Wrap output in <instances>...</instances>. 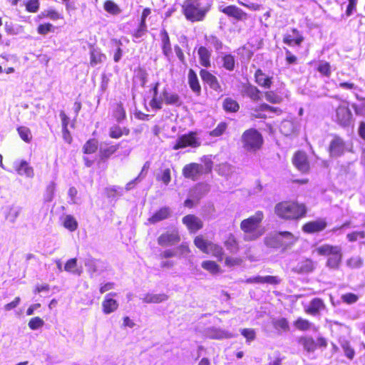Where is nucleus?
Masks as SVG:
<instances>
[{
    "instance_id": "18",
    "label": "nucleus",
    "mask_w": 365,
    "mask_h": 365,
    "mask_svg": "<svg viewBox=\"0 0 365 365\" xmlns=\"http://www.w3.org/2000/svg\"><path fill=\"white\" fill-rule=\"evenodd\" d=\"M182 222L191 232H195L202 227V222L201 220L193 215L185 216L182 218Z\"/></svg>"
},
{
    "instance_id": "56",
    "label": "nucleus",
    "mask_w": 365,
    "mask_h": 365,
    "mask_svg": "<svg viewBox=\"0 0 365 365\" xmlns=\"http://www.w3.org/2000/svg\"><path fill=\"white\" fill-rule=\"evenodd\" d=\"M206 40L210 46H213L215 48V50L218 51V50L222 49V43L215 36H210L206 38Z\"/></svg>"
},
{
    "instance_id": "53",
    "label": "nucleus",
    "mask_w": 365,
    "mask_h": 365,
    "mask_svg": "<svg viewBox=\"0 0 365 365\" xmlns=\"http://www.w3.org/2000/svg\"><path fill=\"white\" fill-rule=\"evenodd\" d=\"M17 130L21 138L23 140H24L26 143L31 141L32 136L29 128L25 126H21L18 128Z\"/></svg>"
},
{
    "instance_id": "16",
    "label": "nucleus",
    "mask_w": 365,
    "mask_h": 365,
    "mask_svg": "<svg viewBox=\"0 0 365 365\" xmlns=\"http://www.w3.org/2000/svg\"><path fill=\"white\" fill-rule=\"evenodd\" d=\"M303 41V36L297 29H292L291 33L285 34L283 38V42L289 46H300Z\"/></svg>"
},
{
    "instance_id": "40",
    "label": "nucleus",
    "mask_w": 365,
    "mask_h": 365,
    "mask_svg": "<svg viewBox=\"0 0 365 365\" xmlns=\"http://www.w3.org/2000/svg\"><path fill=\"white\" fill-rule=\"evenodd\" d=\"M279 130L283 135L289 136L294 132L295 126L292 121L286 120L281 123Z\"/></svg>"
},
{
    "instance_id": "54",
    "label": "nucleus",
    "mask_w": 365,
    "mask_h": 365,
    "mask_svg": "<svg viewBox=\"0 0 365 365\" xmlns=\"http://www.w3.org/2000/svg\"><path fill=\"white\" fill-rule=\"evenodd\" d=\"M227 128V125L225 122L220 123L217 126L210 132V135L212 137L221 136Z\"/></svg>"
},
{
    "instance_id": "19",
    "label": "nucleus",
    "mask_w": 365,
    "mask_h": 365,
    "mask_svg": "<svg viewBox=\"0 0 365 365\" xmlns=\"http://www.w3.org/2000/svg\"><path fill=\"white\" fill-rule=\"evenodd\" d=\"M205 335L207 337L212 339H229L232 338L234 336L231 333L228 332L227 331L216 327L208 328L205 331Z\"/></svg>"
},
{
    "instance_id": "22",
    "label": "nucleus",
    "mask_w": 365,
    "mask_h": 365,
    "mask_svg": "<svg viewBox=\"0 0 365 365\" xmlns=\"http://www.w3.org/2000/svg\"><path fill=\"white\" fill-rule=\"evenodd\" d=\"M22 208L19 205H9L4 208V214L6 220L14 223L21 212Z\"/></svg>"
},
{
    "instance_id": "26",
    "label": "nucleus",
    "mask_w": 365,
    "mask_h": 365,
    "mask_svg": "<svg viewBox=\"0 0 365 365\" xmlns=\"http://www.w3.org/2000/svg\"><path fill=\"white\" fill-rule=\"evenodd\" d=\"M324 307V304L321 299L314 298L310 302L307 308L305 309V311L307 313L315 316L318 314Z\"/></svg>"
},
{
    "instance_id": "41",
    "label": "nucleus",
    "mask_w": 365,
    "mask_h": 365,
    "mask_svg": "<svg viewBox=\"0 0 365 365\" xmlns=\"http://www.w3.org/2000/svg\"><path fill=\"white\" fill-rule=\"evenodd\" d=\"M118 148V145H108L103 144L100 146V156L102 159L108 158L113 155Z\"/></svg>"
},
{
    "instance_id": "45",
    "label": "nucleus",
    "mask_w": 365,
    "mask_h": 365,
    "mask_svg": "<svg viewBox=\"0 0 365 365\" xmlns=\"http://www.w3.org/2000/svg\"><path fill=\"white\" fill-rule=\"evenodd\" d=\"M317 69L322 75L326 77H329L331 74L330 63L327 61H319Z\"/></svg>"
},
{
    "instance_id": "27",
    "label": "nucleus",
    "mask_w": 365,
    "mask_h": 365,
    "mask_svg": "<svg viewBox=\"0 0 365 365\" xmlns=\"http://www.w3.org/2000/svg\"><path fill=\"white\" fill-rule=\"evenodd\" d=\"M255 81L256 83L261 87L264 88H269L272 86V77L266 76L261 69H258L256 71L255 74Z\"/></svg>"
},
{
    "instance_id": "59",
    "label": "nucleus",
    "mask_w": 365,
    "mask_h": 365,
    "mask_svg": "<svg viewBox=\"0 0 365 365\" xmlns=\"http://www.w3.org/2000/svg\"><path fill=\"white\" fill-rule=\"evenodd\" d=\"M39 5L38 0H29L26 4V9L29 12L36 13L38 11Z\"/></svg>"
},
{
    "instance_id": "3",
    "label": "nucleus",
    "mask_w": 365,
    "mask_h": 365,
    "mask_svg": "<svg viewBox=\"0 0 365 365\" xmlns=\"http://www.w3.org/2000/svg\"><path fill=\"white\" fill-rule=\"evenodd\" d=\"M319 255L328 256L327 266L330 269H337L341 262V250L339 246L328 244L322 245L316 249Z\"/></svg>"
},
{
    "instance_id": "52",
    "label": "nucleus",
    "mask_w": 365,
    "mask_h": 365,
    "mask_svg": "<svg viewBox=\"0 0 365 365\" xmlns=\"http://www.w3.org/2000/svg\"><path fill=\"white\" fill-rule=\"evenodd\" d=\"M202 267L212 274L217 273L220 270L219 265L213 261H204L202 263Z\"/></svg>"
},
{
    "instance_id": "23",
    "label": "nucleus",
    "mask_w": 365,
    "mask_h": 365,
    "mask_svg": "<svg viewBox=\"0 0 365 365\" xmlns=\"http://www.w3.org/2000/svg\"><path fill=\"white\" fill-rule=\"evenodd\" d=\"M255 112L257 113H253V115H255L256 118H266L267 117V113H281V110L276 107L270 106L266 103L261 104L255 110Z\"/></svg>"
},
{
    "instance_id": "48",
    "label": "nucleus",
    "mask_w": 365,
    "mask_h": 365,
    "mask_svg": "<svg viewBox=\"0 0 365 365\" xmlns=\"http://www.w3.org/2000/svg\"><path fill=\"white\" fill-rule=\"evenodd\" d=\"M104 9L109 14L116 15L120 13L118 6L110 0H108L104 3Z\"/></svg>"
},
{
    "instance_id": "46",
    "label": "nucleus",
    "mask_w": 365,
    "mask_h": 365,
    "mask_svg": "<svg viewBox=\"0 0 365 365\" xmlns=\"http://www.w3.org/2000/svg\"><path fill=\"white\" fill-rule=\"evenodd\" d=\"M77 259L76 258L71 259L67 261L64 266V269L66 272H72L73 274L80 275L81 274V269H77Z\"/></svg>"
},
{
    "instance_id": "51",
    "label": "nucleus",
    "mask_w": 365,
    "mask_h": 365,
    "mask_svg": "<svg viewBox=\"0 0 365 365\" xmlns=\"http://www.w3.org/2000/svg\"><path fill=\"white\" fill-rule=\"evenodd\" d=\"M294 326L299 330L307 331V330H308V329L312 328V324L309 321H308L307 319H302V318H298L294 322Z\"/></svg>"
},
{
    "instance_id": "42",
    "label": "nucleus",
    "mask_w": 365,
    "mask_h": 365,
    "mask_svg": "<svg viewBox=\"0 0 365 365\" xmlns=\"http://www.w3.org/2000/svg\"><path fill=\"white\" fill-rule=\"evenodd\" d=\"M313 268L312 261L310 259H305L297 264L296 269L301 273H307L312 272Z\"/></svg>"
},
{
    "instance_id": "24",
    "label": "nucleus",
    "mask_w": 365,
    "mask_h": 365,
    "mask_svg": "<svg viewBox=\"0 0 365 365\" xmlns=\"http://www.w3.org/2000/svg\"><path fill=\"white\" fill-rule=\"evenodd\" d=\"M102 264V262L91 256H88L84 259V265L91 277H93L94 274L99 272Z\"/></svg>"
},
{
    "instance_id": "1",
    "label": "nucleus",
    "mask_w": 365,
    "mask_h": 365,
    "mask_svg": "<svg viewBox=\"0 0 365 365\" xmlns=\"http://www.w3.org/2000/svg\"><path fill=\"white\" fill-rule=\"evenodd\" d=\"M263 218V212L257 211L254 215L241 222L240 229L244 232L245 241H253L262 235L263 229L261 227V222Z\"/></svg>"
},
{
    "instance_id": "33",
    "label": "nucleus",
    "mask_w": 365,
    "mask_h": 365,
    "mask_svg": "<svg viewBox=\"0 0 365 365\" xmlns=\"http://www.w3.org/2000/svg\"><path fill=\"white\" fill-rule=\"evenodd\" d=\"M280 232L271 233L267 235L264 240L265 245L267 247L273 248L282 247Z\"/></svg>"
},
{
    "instance_id": "63",
    "label": "nucleus",
    "mask_w": 365,
    "mask_h": 365,
    "mask_svg": "<svg viewBox=\"0 0 365 365\" xmlns=\"http://www.w3.org/2000/svg\"><path fill=\"white\" fill-rule=\"evenodd\" d=\"M114 117L118 122H120L125 118V112L121 104L117 105L114 111Z\"/></svg>"
},
{
    "instance_id": "10",
    "label": "nucleus",
    "mask_w": 365,
    "mask_h": 365,
    "mask_svg": "<svg viewBox=\"0 0 365 365\" xmlns=\"http://www.w3.org/2000/svg\"><path fill=\"white\" fill-rule=\"evenodd\" d=\"M346 150V146L344 140L335 135L330 142L329 151L331 157L337 158L341 156Z\"/></svg>"
},
{
    "instance_id": "5",
    "label": "nucleus",
    "mask_w": 365,
    "mask_h": 365,
    "mask_svg": "<svg viewBox=\"0 0 365 365\" xmlns=\"http://www.w3.org/2000/svg\"><path fill=\"white\" fill-rule=\"evenodd\" d=\"M212 161H206L205 165L192 163L184 166L182 175L185 178L197 180L203 173H210L212 170Z\"/></svg>"
},
{
    "instance_id": "21",
    "label": "nucleus",
    "mask_w": 365,
    "mask_h": 365,
    "mask_svg": "<svg viewBox=\"0 0 365 365\" xmlns=\"http://www.w3.org/2000/svg\"><path fill=\"white\" fill-rule=\"evenodd\" d=\"M326 227L327 222L323 219H319L306 223L302 229L307 233H314L323 230Z\"/></svg>"
},
{
    "instance_id": "44",
    "label": "nucleus",
    "mask_w": 365,
    "mask_h": 365,
    "mask_svg": "<svg viewBox=\"0 0 365 365\" xmlns=\"http://www.w3.org/2000/svg\"><path fill=\"white\" fill-rule=\"evenodd\" d=\"M223 108L226 111L236 112L239 110L240 106L236 101L227 98L223 101Z\"/></svg>"
},
{
    "instance_id": "2",
    "label": "nucleus",
    "mask_w": 365,
    "mask_h": 365,
    "mask_svg": "<svg viewBox=\"0 0 365 365\" xmlns=\"http://www.w3.org/2000/svg\"><path fill=\"white\" fill-rule=\"evenodd\" d=\"M274 212L282 219L297 220L305 216L307 208L304 204L284 201L275 205Z\"/></svg>"
},
{
    "instance_id": "28",
    "label": "nucleus",
    "mask_w": 365,
    "mask_h": 365,
    "mask_svg": "<svg viewBox=\"0 0 365 365\" xmlns=\"http://www.w3.org/2000/svg\"><path fill=\"white\" fill-rule=\"evenodd\" d=\"M160 38L163 53L167 58H169L172 55V48L169 35L165 29L160 31Z\"/></svg>"
},
{
    "instance_id": "13",
    "label": "nucleus",
    "mask_w": 365,
    "mask_h": 365,
    "mask_svg": "<svg viewBox=\"0 0 365 365\" xmlns=\"http://www.w3.org/2000/svg\"><path fill=\"white\" fill-rule=\"evenodd\" d=\"M292 162L294 166L302 173H307L309 169L307 156L304 152H297L292 158Z\"/></svg>"
},
{
    "instance_id": "37",
    "label": "nucleus",
    "mask_w": 365,
    "mask_h": 365,
    "mask_svg": "<svg viewBox=\"0 0 365 365\" xmlns=\"http://www.w3.org/2000/svg\"><path fill=\"white\" fill-rule=\"evenodd\" d=\"M159 86V82H156L154 84V86L153 87V96L150 102V106L155 110L161 109L163 105V101L161 100V97L160 98H158Z\"/></svg>"
},
{
    "instance_id": "11",
    "label": "nucleus",
    "mask_w": 365,
    "mask_h": 365,
    "mask_svg": "<svg viewBox=\"0 0 365 365\" xmlns=\"http://www.w3.org/2000/svg\"><path fill=\"white\" fill-rule=\"evenodd\" d=\"M116 292H110L107 294L102 302V309L105 314H110L118 308V302L113 297H117Z\"/></svg>"
},
{
    "instance_id": "15",
    "label": "nucleus",
    "mask_w": 365,
    "mask_h": 365,
    "mask_svg": "<svg viewBox=\"0 0 365 365\" xmlns=\"http://www.w3.org/2000/svg\"><path fill=\"white\" fill-rule=\"evenodd\" d=\"M200 77L204 83H207L210 88L217 92H221V86L217 78L207 70L202 69L200 72Z\"/></svg>"
},
{
    "instance_id": "61",
    "label": "nucleus",
    "mask_w": 365,
    "mask_h": 365,
    "mask_svg": "<svg viewBox=\"0 0 365 365\" xmlns=\"http://www.w3.org/2000/svg\"><path fill=\"white\" fill-rule=\"evenodd\" d=\"M341 300L348 304H351L357 302L359 299V297L356 294L353 293H346L341 296Z\"/></svg>"
},
{
    "instance_id": "7",
    "label": "nucleus",
    "mask_w": 365,
    "mask_h": 365,
    "mask_svg": "<svg viewBox=\"0 0 365 365\" xmlns=\"http://www.w3.org/2000/svg\"><path fill=\"white\" fill-rule=\"evenodd\" d=\"M201 145L200 139L195 132H190L178 138L173 146V150L185 148L186 147L197 148Z\"/></svg>"
},
{
    "instance_id": "29",
    "label": "nucleus",
    "mask_w": 365,
    "mask_h": 365,
    "mask_svg": "<svg viewBox=\"0 0 365 365\" xmlns=\"http://www.w3.org/2000/svg\"><path fill=\"white\" fill-rule=\"evenodd\" d=\"M187 78L188 84L191 90L197 96L200 95L201 92V86L200 85L197 76L192 69L189 70Z\"/></svg>"
},
{
    "instance_id": "32",
    "label": "nucleus",
    "mask_w": 365,
    "mask_h": 365,
    "mask_svg": "<svg viewBox=\"0 0 365 365\" xmlns=\"http://www.w3.org/2000/svg\"><path fill=\"white\" fill-rule=\"evenodd\" d=\"M207 192L208 187L206 185L198 184L190 190L189 196L197 202Z\"/></svg>"
},
{
    "instance_id": "34",
    "label": "nucleus",
    "mask_w": 365,
    "mask_h": 365,
    "mask_svg": "<svg viewBox=\"0 0 365 365\" xmlns=\"http://www.w3.org/2000/svg\"><path fill=\"white\" fill-rule=\"evenodd\" d=\"M280 236L281 237V243H282V248L286 249L293 244L295 243V242L297 240V237H295L292 233L290 232L284 231V232H280Z\"/></svg>"
},
{
    "instance_id": "25",
    "label": "nucleus",
    "mask_w": 365,
    "mask_h": 365,
    "mask_svg": "<svg viewBox=\"0 0 365 365\" xmlns=\"http://www.w3.org/2000/svg\"><path fill=\"white\" fill-rule=\"evenodd\" d=\"M221 11L237 20H242L246 16V14L242 9L234 5L227 6L222 9Z\"/></svg>"
},
{
    "instance_id": "4",
    "label": "nucleus",
    "mask_w": 365,
    "mask_h": 365,
    "mask_svg": "<svg viewBox=\"0 0 365 365\" xmlns=\"http://www.w3.org/2000/svg\"><path fill=\"white\" fill-rule=\"evenodd\" d=\"M182 11L187 20L198 21L204 19L207 9L201 6L200 0H185L182 5Z\"/></svg>"
},
{
    "instance_id": "30",
    "label": "nucleus",
    "mask_w": 365,
    "mask_h": 365,
    "mask_svg": "<svg viewBox=\"0 0 365 365\" xmlns=\"http://www.w3.org/2000/svg\"><path fill=\"white\" fill-rule=\"evenodd\" d=\"M140 299L145 303H160L166 301L168 299V296L164 293H147L144 294L143 297H140Z\"/></svg>"
},
{
    "instance_id": "9",
    "label": "nucleus",
    "mask_w": 365,
    "mask_h": 365,
    "mask_svg": "<svg viewBox=\"0 0 365 365\" xmlns=\"http://www.w3.org/2000/svg\"><path fill=\"white\" fill-rule=\"evenodd\" d=\"M336 122L342 127H349L352 123V113L345 106H339L336 110Z\"/></svg>"
},
{
    "instance_id": "17",
    "label": "nucleus",
    "mask_w": 365,
    "mask_h": 365,
    "mask_svg": "<svg viewBox=\"0 0 365 365\" xmlns=\"http://www.w3.org/2000/svg\"><path fill=\"white\" fill-rule=\"evenodd\" d=\"M161 100L166 105L180 106L182 104L180 96L176 93L168 91L167 88H164L163 91Z\"/></svg>"
},
{
    "instance_id": "14",
    "label": "nucleus",
    "mask_w": 365,
    "mask_h": 365,
    "mask_svg": "<svg viewBox=\"0 0 365 365\" xmlns=\"http://www.w3.org/2000/svg\"><path fill=\"white\" fill-rule=\"evenodd\" d=\"M14 168L19 175L26 176L29 178H32L34 176L33 168L24 160L15 161L14 163Z\"/></svg>"
},
{
    "instance_id": "55",
    "label": "nucleus",
    "mask_w": 365,
    "mask_h": 365,
    "mask_svg": "<svg viewBox=\"0 0 365 365\" xmlns=\"http://www.w3.org/2000/svg\"><path fill=\"white\" fill-rule=\"evenodd\" d=\"M362 259L360 257H353L346 261V265L351 269L359 268L362 265Z\"/></svg>"
},
{
    "instance_id": "39",
    "label": "nucleus",
    "mask_w": 365,
    "mask_h": 365,
    "mask_svg": "<svg viewBox=\"0 0 365 365\" xmlns=\"http://www.w3.org/2000/svg\"><path fill=\"white\" fill-rule=\"evenodd\" d=\"M272 325L274 328L278 331H288L289 330V325L288 321L285 318H277L272 319Z\"/></svg>"
},
{
    "instance_id": "20",
    "label": "nucleus",
    "mask_w": 365,
    "mask_h": 365,
    "mask_svg": "<svg viewBox=\"0 0 365 365\" xmlns=\"http://www.w3.org/2000/svg\"><path fill=\"white\" fill-rule=\"evenodd\" d=\"M241 93L242 96L249 97L253 101H258L261 98L259 89L250 83H245L242 86Z\"/></svg>"
},
{
    "instance_id": "38",
    "label": "nucleus",
    "mask_w": 365,
    "mask_h": 365,
    "mask_svg": "<svg viewBox=\"0 0 365 365\" xmlns=\"http://www.w3.org/2000/svg\"><path fill=\"white\" fill-rule=\"evenodd\" d=\"M62 223L65 228L71 232L75 231L78 227V222L71 215H66L61 217Z\"/></svg>"
},
{
    "instance_id": "31",
    "label": "nucleus",
    "mask_w": 365,
    "mask_h": 365,
    "mask_svg": "<svg viewBox=\"0 0 365 365\" xmlns=\"http://www.w3.org/2000/svg\"><path fill=\"white\" fill-rule=\"evenodd\" d=\"M170 215V209L168 207L160 208L158 211L154 213L149 219L150 223L155 224L161 220L168 218Z\"/></svg>"
},
{
    "instance_id": "12",
    "label": "nucleus",
    "mask_w": 365,
    "mask_h": 365,
    "mask_svg": "<svg viewBox=\"0 0 365 365\" xmlns=\"http://www.w3.org/2000/svg\"><path fill=\"white\" fill-rule=\"evenodd\" d=\"M180 240L178 232L173 230L162 234L158 239V242L160 246L168 247L177 244Z\"/></svg>"
},
{
    "instance_id": "60",
    "label": "nucleus",
    "mask_w": 365,
    "mask_h": 365,
    "mask_svg": "<svg viewBox=\"0 0 365 365\" xmlns=\"http://www.w3.org/2000/svg\"><path fill=\"white\" fill-rule=\"evenodd\" d=\"M341 347L344 350L345 356L349 359H352L354 357L355 351L353 348L351 347L349 343L344 341L341 344Z\"/></svg>"
},
{
    "instance_id": "8",
    "label": "nucleus",
    "mask_w": 365,
    "mask_h": 365,
    "mask_svg": "<svg viewBox=\"0 0 365 365\" xmlns=\"http://www.w3.org/2000/svg\"><path fill=\"white\" fill-rule=\"evenodd\" d=\"M194 243L203 252L211 254L215 257H221L223 253L222 248L220 246L205 240L202 236H197Z\"/></svg>"
},
{
    "instance_id": "64",
    "label": "nucleus",
    "mask_w": 365,
    "mask_h": 365,
    "mask_svg": "<svg viewBox=\"0 0 365 365\" xmlns=\"http://www.w3.org/2000/svg\"><path fill=\"white\" fill-rule=\"evenodd\" d=\"M265 98L272 103H279L282 101V98L275 94L273 91H267L265 93Z\"/></svg>"
},
{
    "instance_id": "36",
    "label": "nucleus",
    "mask_w": 365,
    "mask_h": 365,
    "mask_svg": "<svg viewBox=\"0 0 365 365\" xmlns=\"http://www.w3.org/2000/svg\"><path fill=\"white\" fill-rule=\"evenodd\" d=\"M299 342L303 346L304 349L309 353H313L317 349L316 341L312 337H301Z\"/></svg>"
},
{
    "instance_id": "43",
    "label": "nucleus",
    "mask_w": 365,
    "mask_h": 365,
    "mask_svg": "<svg viewBox=\"0 0 365 365\" xmlns=\"http://www.w3.org/2000/svg\"><path fill=\"white\" fill-rule=\"evenodd\" d=\"M56 190V184L54 182H51L47 185L45 192L43 194V200L46 202H51L54 197Z\"/></svg>"
},
{
    "instance_id": "62",
    "label": "nucleus",
    "mask_w": 365,
    "mask_h": 365,
    "mask_svg": "<svg viewBox=\"0 0 365 365\" xmlns=\"http://www.w3.org/2000/svg\"><path fill=\"white\" fill-rule=\"evenodd\" d=\"M53 26L49 23L40 24L37 28L38 33L41 35H46L48 33L53 31Z\"/></svg>"
},
{
    "instance_id": "58",
    "label": "nucleus",
    "mask_w": 365,
    "mask_h": 365,
    "mask_svg": "<svg viewBox=\"0 0 365 365\" xmlns=\"http://www.w3.org/2000/svg\"><path fill=\"white\" fill-rule=\"evenodd\" d=\"M43 320L36 317L31 319L28 325L31 330H36L43 327Z\"/></svg>"
},
{
    "instance_id": "6",
    "label": "nucleus",
    "mask_w": 365,
    "mask_h": 365,
    "mask_svg": "<svg viewBox=\"0 0 365 365\" xmlns=\"http://www.w3.org/2000/svg\"><path fill=\"white\" fill-rule=\"evenodd\" d=\"M242 141L245 149L250 152L259 150L263 143L262 135L255 129H249L244 132Z\"/></svg>"
},
{
    "instance_id": "47",
    "label": "nucleus",
    "mask_w": 365,
    "mask_h": 365,
    "mask_svg": "<svg viewBox=\"0 0 365 365\" xmlns=\"http://www.w3.org/2000/svg\"><path fill=\"white\" fill-rule=\"evenodd\" d=\"M105 56L101 53V52L96 49H93L91 51V66H96L98 63H101Z\"/></svg>"
},
{
    "instance_id": "35",
    "label": "nucleus",
    "mask_w": 365,
    "mask_h": 365,
    "mask_svg": "<svg viewBox=\"0 0 365 365\" xmlns=\"http://www.w3.org/2000/svg\"><path fill=\"white\" fill-rule=\"evenodd\" d=\"M197 53L199 55L200 64L206 68L210 66V51H209L208 49L205 46H200L198 48Z\"/></svg>"
},
{
    "instance_id": "49",
    "label": "nucleus",
    "mask_w": 365,
    "mask_h": 365,
    "mask_svg": "<svg viewBox=\"0 0 365 365\" xmlns=\"http://www.w3.org/2000/svg\"><path fill=\"white\" fill-rule=\"evenodd\" d=\"M98 149V141L96 139L88 140L83 146L85 153L91 154L95 153Z\"/></svg>"
},
{
    "instance_id": "50",
    "label": "nucleus",
    "mask_w": 365,
    "mask_h": 365,
    "mask_svg": "<svg viewBox=\"0 0 365 365\" xmlns=\"http://www.w3.org/2000/svg\"><path fill=\"white\" fill-rule=\"evenodd\" d=\"M223 67L228 71H232L235 68V61L233 56L231 54L225 55L222 57Z\"/></svg>"
},
{
    "instance_id": "57",
    "label": "nucleus",
    "mask_w": 365,
    "mask_h": 365,
    "mask_svg": "<svg viewBox=\"0 0 365 365\" xmlns=\"http://www.w3.org/2000/svg\"><path fill=\"white\" fill-rule=\"evenodd\" d=\"M241 334L246 338L247 342L250 343L256 338V333L253 329H242Z\"/></svg>"
}]
</instances>
